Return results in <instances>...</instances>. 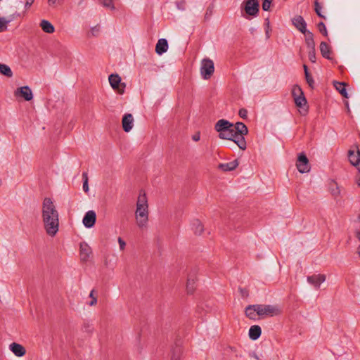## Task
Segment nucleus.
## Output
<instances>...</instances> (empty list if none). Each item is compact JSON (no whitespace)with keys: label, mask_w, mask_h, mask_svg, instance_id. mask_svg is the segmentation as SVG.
<instances>
[{"label":"nucleus","mask_w":360,"mask_h":360,"mask_svg":"<svg viewBox=\"0 0 360 360\" xmlns=\"http://www.w3.org/2000/svg\"><path fill=\"white\" fill-rule=\"evenodd\" d=\"M241 150H245L247 147L246 141L244 138V135L236 133L235 131L233 132V136H232L231 139Z\"/></svg>","instance_id":"18"},{"label":"nucleus","mask_w":360,"mask_h":360,"mask_svg":"<svg viewBox=\"0 0 360 360\" xmlns=\"http://www.w3.org/2000/svg\"><path fill=\"white\" fill-rule=\"evenodd\" d=\"M117 243L119 244L120 251H124L126 248L127 243L121 237H118Z\"/></svg>","instance_id":"40"},{"label":"nucleus","mask_w":360,"mask_h":360,"mask_svg":"<svg viewBox=\"0 0 360 360\" xmlns=\"http://www.w3.org/2000/svg\"><path fill=\"white\" fill-rule=\"evenodd\" d=\"M200 134H194V135L193 136V140L194 141H199V140H200Z\"/></svg>","instance_id":"47"},{"label":"nucleus","mask_w":360,"mask_h":360,"mask_svg":"<svg viewBox=\"0 0 360 360\" xmlns=\"http://www.w3.org/2000/svg\"><path fill=\"white\" fill-rule=\"evenodd\" d=\"M9 349L18 357H22L26 353L25 347L18 343H11L9 345Z\"/></svg>","instance_id":"20"},{"label":"nucleus","mask_w":360,"mask_h":360,"mask_svg":"<svg viewBox=\"0 0 360 360\" xmlns=\"http://www.w3.org/2000/svg\"><path fill=\"white\" fill-rule=\"evenodd\" d=\"M354 222L360 224V213L358 214L356 219L354 220Z\"/></svg>","instance_id":"51"},{"label":"nucleus","mask_w":360,"mask_h":360,"mask_svg":"<svg viewBox=\"0 0 360 360\" xmlns=\"http://www.w3.org/2000/svg\"><path fill=\"white\" fill-rule=\"evenodd\" d=\"M314 6H315V11L316 13V14L321 17V18H325V16L322 14L321 13V10H322V6L319 4V3L318 2V1H315L314 2Z\"/></svg>","instance_id":"37"},{"label":"nucleus","mask_w":360,"mask_h":360,"mask_svg":"<svg viewBox=\"0 0 360 360\" xmlns=\"http://www.w3.org/2000/svg\"><path fill=\"white\" fill-rule=\"evenodd\" d=\"M342 68H343V67H342V66L339 65V67H338L339 71H340V70H341Z\"/></svg>","instance_id":"56"},{"label":"nucleus","mask_w":360,"mask_h":360,"mask_svg":"<svg viewBox=\"0 0 360 360\" xmlns=\"http://www.w3.org/2000/svg\"><path fill=\"white\" fill-rule=\"evenodd\" d=\"M304 70V75L307 74V72H309L307 66L306 65H303Z\"/></svg>","instance_id":"52"},{"label":"nucleus","mask_w":360,"mask_h":360,"mask_svg":"<svg viewBox=\"0 0 360 360\" xmlns=\"http://www.w3.org/2000/svg\"><path fill=\"white\" fill-rule=\"evenodd\" d=\"M235 129L233 127H232V129H228L226 131H224L221 135H219V138L221 139H226V140H231L232 136H233V132Z\"/></svg>","instance_id":"30"},{"label":"nucleus","mask_w":360,"mask_h":360,"mask_svg":"<svg viewBox=\"0 0 360 360\" xmlns=\"http://www.w3.org/2000/svg\"><path fill=\"white\" fill-rule=\"evenodd\" d=\"M247 115H248V111L247 110L243 108V109H240L239 110V115L240 116V117L242 118H246L247 117Z\"/></svg>","instance_id":"44"},{"label":"nucleus","mask_w":360,"mask_h":360,"mask_svg":"<svg viewBox=\"0 0 360 360\" xmlns=\"http://www.w3.org/2000/svg\"><path fill=\"white\" fill-rule=\"evenodd\" d=\"M10 20L6 18H0V32L6 30Z\"/></svg>","instance_id":"32"},{"label":"nucleus","mask_w":360,"mask_h":360,"mask_svg":"<svg viewBox=\"0 0 360 360\" xmlns=\"http://www.w3.org/2000/svg\"><path fill=\"white\" fill-rule=\"evenodd\" d=\"M355 150L350 149L348 150V160L352 165L355 167L359 173H360V150L357 146H355Z\"/></svg>","instance_id":"8"},{"label":"nucleus","mask_w":360,"mask_h":360,"mask_svg":"<svg viewBox=\"0 0 360 360\" xmlns=\"http://www.w3.org/2000/svg\"><path fill=\"white\" fill-rule=\"evenodd\" d=\"M291 94L295 105L299 108L300 113L305 115L308 111L307 101L302 88L297 84L293 85L291 89Z\"/></svg>","instance_id":"3"},{"label":"nucleus","mask_w":360,"mask_h":360,"mask_svg":"<svg viewBox=\"0 0 360 360\" xmlns=\"http://www.w3.org/2000/svg\"><path fill=\"white\" fill-rule=\"evenodd\" d=\"M34 0H26L25 7L28 8L34 2Z\"/></svg>","instance_id":"45"},{"label":"nucleus","mask_w":360,"mask_h":360,"mask_svg":"<svg viewBox=\"0 0 360 360\" xmlns=\"http://www.w3.org/2000/svg\"><path fill=\"white\" fill-rule=\"evenodd\" d=\"M149 202L145 191L141 190L136 200L134 219L136 226L141 230L148 228L149 224Z\"/></svg>","instance_id":"2"},{"label":"nucleus","mask_w":360,"mask_h":360,"mask_svg":"<svg viewBox=\"0 0 360 360\" xmlns=\"http://www.w3.org/2000/svg\"><path fill=\"white\" fill-rule=\"evenodd\" d=\"M355 237L360 241V230L357 229L354 231Z\"/></svg>","instance_id":"46"},{"label":"nucleus","mask_w":360,"mask_h":360,"mask_svg":"<svg viewBox=\"0 0 360 360\" xmlns=\"http://www.w3.org/2000/svg\"><path fill=\"white\" fill-rule=\"evenodd\" d=\"M200 72L202 79H210L214 72V62L210 58L202 59L200 63Z\"/></svg>","instance_id":"6"},{"label":"nucleus","mask_w":360,"mask_h":360,"mask_svg":"<svg viewBox=\"0 0 360 360\" xmlns=\"http://www.w3.org/2000/svg\"><path fill=\"white\" fill-rule=\"evenodd\" d=\"M39 26L44 32L48 34H52L55 31L54 26L47 20H42Z\"/></svg>","instance_id":"25"},{"label":"nucleus","mask_w":360,"mask_h":360,"mask_svg":"<svg viewBox=\"0 0 360 360\" xmlns=\"http://www.w3.org/2000/svg\"><path fill=\"white\" fill-rule=\"evenodd\" d=\"M16 97H22L25 101H30L33 98V94L28 86L18 88L14 93Z\"/></svg>","instance_id":"11"},{"label":"nucleus","mask_w":360,"mask_h":360,"mask_svg":"<svg viewBox=\"0 0 360 360\" xmlns=\"http://www.w3.org/2000/svg\"><path fill=\"white\" fill-rule=\"evenodd\" d=\"M272 0H262V9L268 11L270 9Z\"/></svg>","instance_id":"41"},{"label":"nucleus","mask_w":360,"mask_h":360,"mask_svg":"<svg viewBox=\"0 0 360 360\" xmlns=\"http://www.w3.org/2000/svg\"><path fill=\"white\" fill-rule=\"evenodd\" d=\"M255 359H256L257 360L259 359L258 357L256 355H255Z\"/></svg>","instance_id":"57"},{"label":"nucleus","mask_w":360,"mask_h":360,"mask_svg":"<svg viewBox=\"0 0 360 360\" xmlns=\"http://www.w3.org/2000/svg\"><path fill=\"white\" fill-rule=\"evenodd\" d=\"M100 30L99 25L91 27L88 33L89 37H97L100 33Z\"/></svg>","instance_id":"31"},{"label":"nucleus","mask_w":360,"mask_h":360,"mask_svg":"<svg viewBox=\"0 0 360 360\" xmlns=\"http://www.w3.org/2000/svg\"><path fill=\"white\" fill-rule=\"evenodd\" d=\"M261 333V328L257 325H254L251 326L248 332L249 338L252 340H257L260 337Z\"/></svg>","instance_id":"23"},{"label":"nucleus","mask_w":360,"mask_h":360,"mask_svg":"<svg viewBox=\"0 0 360 360\" xmlns=\"http://www.w3.org/2000/svg\"><path fill=\"white\" fill-rule=\"evenodd\" d=\"M266 36L269 38L270 23L268 19L266 20Z\"/></svg>","instance_id":"43"},{"label":"nucleus","mask_w":360,"mask_h":360,"mask_svg":"<svg viewBox=\"0 0 360 360\" xmlns=\"http://www.w3.org/2000/svg\"><path fill=\"white\" fill-rule=\"evenodd\" d=\"M296 165L300 173H307L310 171L309 160L303 153L299 155Z\"/></svg>","instance_id":"10"},{"label":"nucleus","mask_w":360,"mask_h":360,"mask_svg":"<svg viewBox=\"0 0 360 360\" xmlns=\"http://www.w3.org/2000/svg\"><path fill=\"white\" fill-rule=\"evenodd\" d=\"M232 127H233V123L229 120L221 119L216 122L214 129L219 133V135H221L228 129H232Z\"/></svg>","instance_id":"13"},{"label":"nucleus","mask_w":360,"mask_h":360,"mask_svg":"<svg viewBox=\"0 0 360 360\" xmlns=\"http://www.w3.org/2000/svg\"><path fill=\"white\" fill-rule=\"evenodd\" d=\"M89 297L91 298V301L89 302V306H94L97 303V297L95 295V290H92L89 293Z\"/></svg>","instance_id":"36"},{"label":"nucleus","mask_w":360,"mask_h":360,"mask_svg":"<svg viewBox=\"0 0 360 360\" xmlns=\"http://www.w3.org/2000/svg\"><path fill=\"white\" fill-rule=\"evenodd\" d=\"M317 27L321 33H322L324 36H327V34H328L327 30H326V25H324L323 22H319L318 24Z\"/></svg>","instance_id":"39"},{"label":"nucleus","mask_w":360,"mask_h":360,"mask_svg":"<svg viewBox=\"0 0 360 360\" xmlns=\"http://www.w3.org/2000/svg\"><path fill=\"white\" fill-rule=\"evenodd\" d=\"M292 25L302 34H306L309 32L307 30V22L301 15H295L292 19Z\"/></svg>","instance_id":"12"},{"label":"nucleus","mask_w":360,"mask_h":360,"mask_svg":"<svg viewBox=\"0 0 360 360\" xmlns=\"http://www.w3.org/2000/svg\"><path fill=\"white\" fill-rule=\"evenodd\" d=\"M344 202H345V200H343L342 201H341V200L339 199V207H342V206H344Z\"/></svg>","instance_id":"53"},{"label":"nucleus","mask_w":360,"mask_h":360,"mask_svg":"<svg viewBox=\"0 0 360 360\" xmlns=\"http://www.w3.org/2000/svg\"><path fill=\"white\" fill-rule=\"evenodd\" d=\"M356 253L359 255V257H360V245L357 248Z\"/></svg>","instance_id":"54"},{"label":"nucleus","mask_w":360,"mask_h":360,"mask_svg":"<svg viewBox=\"0 0 360 360\" xmlns=\"http://www.w3.org/2000/svg\"><path fill=\"white\" fill-rule=\"evenodd\" d=\"M233 128L236 133L246 135L248 133V127L243 122H237L236 125H233Z\"/></svg>","instance_id":"28"},{"label":"nucleus","mask_w":360,"mask_h":360,"mask_svg":"<svg viewBox=\"0 0 360 360\" xmlns=\"http://www.w3.org/2000/svg\"><path fill=\"white\" fill-rule=\"evenodd\" d=\"M92 254L91 247L86 243L82 242L79 245V255L81 260L86 262Z\"/></svg>","instance_id":"14"},{"label":"nucleus","mask_w":360,"mask_h":360,"mask_svg":"<svg viewBox=\"0 0 360 360\" xmlns=\"http://www.w3.org/2000/svg\"><path fill=\"white\" fill-rule=\"evenodd\" d=\"M0 73L8 77H11L13 76V72L10 67L3 63H0Z\"/></svg>","instance_id":"29"},{"label":"nucleus","mask_w":360,"mask_h":360,"mask_svg":"<svg viewBox=\"0 0 360 360\" xmlns=\"http://www.w3.org/2000/svg\"><path fill=\"white\" fill-rule=\"evenodd\" d=\"M168 49V43L167 39L162 38L158 41V43L155 46L156 53L161 56L164 53L167 52Z\"/></svg>","instance_id":"22"},{"label":"nucleus","mask_w":360,"mask_h":360,"mask_svg":"<svg viewBox=\"0 0 360 360\" xmlns=\"http://www.w3.org/2000/svg\"><path fill=\"white\" fill-rule=\"evenodd\" d=\"M325 280L326 277L323 274H315L307 277L308 283L316 288H319Z\"/></svg>","instance_id":"17"},{"label":"nucleus","mask_w":360,"mask_h":360,"mask_svg":"<svg viewBox=\"0 0 360 360\" xmlns=\"http://www.w3.org/2000/svg\"><path fill=\"white\" fill-rule=\"evenodd\" d=\"M195 287H194V281L188 279L187 283H186V290L188 294H192L194 291Z\"/></svg>","instance_id":"33"},{"label":"nucleus","mask_w":360,"mask_h":360,"mask_svg":"<svg viewBox=\"0 0 360 360\" xmlns=\"http://www.w3.org/2000/svg\"><path fill=\"white\" fill-rule=\"evenodd\" d=\"M108 81L112 89L117 94L122 95L125 91L126 84L122 82V79L118 74H111L108 77Z\"/></svg>","instance_id":"7"},{"label":"nucleus","mask_w":360,"mask_h":360,"mask_svg":"<svg viewBox=\"0 0 360 360\" xmlns=\"http://www.w3.org/2000/svg\"><path fill=\"white\" fill-rule=\"evenodd\" d=\"M356 183L360 187V173L356 176Z\"/></svg>","instance_id":"48"},{"label":"nucleus","mask_w":360,"mask_h":360,"mask_svg":"<svg viewBox=\"0 0 360 360\" xmlns=\"http://www.w3.org/2000/svg\"><path fill=\"white\" fill-rule=\"evenodd\" d=\"M211 15H212V10H211V9H210H210H208V10L207 11L206 14H205V18H208V17H209V16H210Z\"/></svg>","instance_id":"50"},{"label":"nucleus","mask_w":360,"mask_h":360,"mask_svg":"<svg viewBox=\"0 0 360 360\" xmlns=\"http://www.w3.org/2000/svg\"><path fill=\"white\" fill-rule=\"evenodd\" d=\"M238 166V161L235 160L227 163H222L219 165V168L224 172H229L234 170Z\"/></svg>","instance_id":"24"},{"label":"nucleus","mask_w":360,"mask_h":360,"mask_svg":"<svg viewBox=\"0 0 360 360\" xmlns=\"http://www.w3.org/2000/svg\"><path fill=\"white\" fill-rule=\"evenodd\" d=\"M103 6L110 8V9H113L114 8V6H113V4H112V0H104L103 1Z\"/></svg>","instance_id":"42"},{"label":"nucleus","mask_w":360,"mask_h":360,"mask_svg":"<svg viewBox=\"0 0 360 360\" xmlns=\"http://www.w3.org/2000/svg\"><path fill=\"white\" fill-rule=\"evenodd\" d=\"M191 229L196 235H201L204 231L202 222L198 219H193L191 221Z\"/></svg>","instance_id":"21"},{"label":"nucleus","mask_w":360,"mask_h":360,"mask_svg":"<svg viewBox=\"0 0 360 360\" xmlns=\"http://www.w3.org/2000/svg\"><path fill=\"white\" fill-rule=\"evenodd\" d=\"M257 309L259 311V317L261 318L278 316L281 312V309L278 305L259 304V307H257Z\"/></svg>","instance_id":"5"},{"label":"nucleus","mask_w":360,"mask_h":360,"mask_svg":"<svg viewBox=\"0 0 360 360\" xmlns=\"http://www.w3.org/2000/svg\"><path fill=\"white\" fill-rule=\"evenodd\" d=\"M258 0H243L240 5L241 14L246 19L257 17L259 13Z\"/></svg>","instance_id":"4"},{"label":"nucleus","mask_w":360,"mask_h":360,"mask_svg":"<svg viewBox=\"0 0 360 360\" xmlns=\"http://www.w3.org/2000/svg\"><path fill=\"white\" fill-rule=\"evenodd\" d=\"M257 307H259V304H253L249 305L245 308V315L250 319L256 320L259 316V311L257 309Z\"/></svg>","instance_id":"19"},{"label":"nucleus","mask_w":360,"mask_h":360,"mask_svg":"<svg viewBox=\"0 0 360 360\" xmlns=\"http://www.w3.org/2000/svg\"><path fill=\"white\" fill-rule=\"evenodd\" d=\"M305 42L308 50L315 49L314 35L311 32H307V33L305 34Z\"/></svg>","instance_id":"27"},{"label":"nucleus","mask_w":360,"mask_h":360,"mask_svg":"<svg viewBox=\"0 0 360 360\" xmlns=\"http://www.w3.org/2000/svg\"><path fill=\"white\" fill-rule=\"evenodd\" d=\"M134 120L131 114H125L122 120L123 130L125 132H129L134 127Z\"/></svg>","instance_id":"16"},{"label":"nucleus","mask_w":360,"mask_h":360,"mask_svg":"<svg viewBox=\"0 0 360 360\" xmlns=\"http://www.w3.org/2000/svg\"><path fill=\"white\" fill-rule=\"evenodd\" d=\"M333 85L336 89H338V81H333Z\"/></svg>","instance_id":"55"},{"label":"nucleus","mask_w":360,"mask_h":360,"mask_svg":"<svg viewBox=\"0 0 360 360\" xmlns=\"http://www.w3.org/2000/svg\"><path fill=\"white\" fill-rule=\"evenodd\" d=\"M96 219V212L93 210H89L85 214L82 223L86 228L90 229L94 226Z\"/></svg>","instance_id":"15"},{"label":"nucleus","mask_w":360,"mask_h":360,"mask_svg":"<svg viewBox=\"0 0 360 360\" xmlns=\"http://www.w3.org/2000/svg\"><path fill=\"white\" fill-rule=\"evenodd\" d=\"M306 81L308 84V85L311 88L314 89L315 86L314 80L312 77V76L309 74V72H307L305 75Z\"/></svg>","instance_id":"35"},{"label":"nucleus","mask_w":360,"mask_h":360,"mask_svg":"<svg viewBox=\"0 0 360 360\" xmlns=\"http://www.w3.org/2000/svg\"><path fill=\"white\" fill-rule=\"evenodd\" d=\"M348 86V84L345 82H339V94L343 97V103L347 111V114L349 116H351V110L349 108V101L347 100L349 98V94L347 89Z\"/></svg>","instance_id":"9"},{"label":"nucleus","mask_w":360,"mask_h":360,"mask_svg":"<svg viewBox=\"0 0 360 360\" xmlns=\"http://www.w3.org/2000/svg\"><path fill=\"white\" fill-rule=\"evenodd\" d=\"M41 219L46 233L55 237L59 231V213L50 198H45L42 202Z\"/></svg>","instance_id":"1"},{"label":"nucleus","mask_w":360,"mask_h":360,"mask_svg":"<svg viewBox=\"0 0 360 360\" xmlns=\"http://www.w3.org/2000/svg\"><path fill=\"white\" fill-rule=\"evenodd\" d=\"M82 177H83V180H84V182H83V190L85 193H88L89 191V184H88V176H87V174L86 173H83L82 174Z\"/></svg>","instance_id":"34"},{"label":"nucleus","mask_w":360,"mask_h":360,"mask_svg":"<svg viewBox=\"0 0 360 360\" xmlns=\"http://www.w3.org/2000/svg\"><path fill=\"white\" fill-rule=\"evenodd\" d=\"M308 56H309V60L311 63H316V50H315V49H311V50H308Z\"/></svg>","instance_id":"38"},{"label":"nucleus","mask_w":360,"mask_h":360,"mask_svg":"<svg viewBox=\"0 0 360 360\" xmlns=\"http://www.w3.org/2000/svg\"><path fill=\"white\" fill-rule=\"evenodd\" d=\"M58 0H48V3L50 6H54Z\"/></svg>","instance_id":"49"},{"label":"nucleus","mask_w":360,"mask_h":360,"mask_svg":"<svg viewBox=\"0 0 360 360\" xmlns=\"http://www.w3.org/2000/svg\"><path fill=\"white\" fill-rule=\"evenodd\" d=\"M320 51L323 57L330 59V48L327 43L322 41L320 44Z\"/></svg>","instance_id":"26"}]
</instances>
